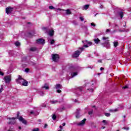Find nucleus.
<instances>
[{"instance_id":"38","label":"nucleus","mask_w":131,"mask_h":131,"mask_svg":"<svg viewBox=\"0 0 131 131\" xmlns=\"http://www.w3.org/2000/svg\"><path fill=\"white\" fill-rule=\"evenodd\" d=\"M93 111L92 110V111L89 112L88 114H89V115H92V114H93Z\"/></svg>"},{"instance_id":"47","label":"nucleus","mask_w":131,"mask_h":131,"mask_svg":"<svg viewBox=\"0 0 131 131\" xmlns=\"http://www.w3.org/2000/svg\"><path fill=\"white\" fill-rule=\"evenodd\" d=\"M47 127H48V124H45L44 126V128H47Z\"/></svg>"},{"instance_id":"57","label":"nucleus","mask_w":131,"mask_h":131,"mask_svg":"<svg viewBox=\"0 0 131 131\" xmlns=\"http://www.w3.org/2000/svg\"><path fill=\"white\" fill-rule=\"evenodd\" d=\"M19 129H21V126L18 127Z\"/></svg>"},{"instance_id":"56","label":"nucleus","mask_w":131,"mask_h":131,"mask_svg":"<svg viewBox=\"0 0 131 131\" xmlns=\"http://www.w3.org/2000/svg\"><path fill=\"white\" fill-rule=\"evenodd\" d=\"M115 27H117V26H118V25H115Z\"/></svg>"},{"instance_id":"28","label":"nucleus","mask_w":131,"mask_h":131,"mask_svg":"<svg viewBox=\"0 0 131 131\" xmlns=\"http://www.w3.org/2000/svg\"><path fill=\"white\" fill-rule=\"evenodd\" d=\"M72 24H73V25H75V26L78 25V23L75 20L73 21Z\"/></svg>"},{"instance_id":"14","label":"nucleus","mask_w":131,"mask_h":131,"mask_svg":"<svg viewBox=\"0 0 131 131\" xmlns=\"http://www.w3.org/2000/svg\"><path fill=\"white\" fill-rule=\"evenodd\" d=\"M78 91H79V92L78 93ZM82 91V87H79L78 89V91H77L75 92V94L77 95V96H80V95H81V91Z\"/></svg>"},{"instance_id":"41","label":"nucleus","mask_w":131,"mask_h":131,"mask_svg":"<svg viewBox=\"0 0 131 131\" xmlns=\"http://www.w3.org/2000/svg\"><path fill=\"white\" fill-rule=\"evenodd\" d=\"M56 92L58 94H60L62 91L61 90H60V89H58Z\"/></svg>"},{"instance_id":"13","label":"nucleus","mask_w":131,"mask_h":131,"mask_svg":"<svg viewBox=\"0 0 131 131\" xmlns=\"http://www.w3.org/2000/svg\"><path fill=\"white\" fill-rule=\"evenodd\" d=\"M12 11H13V8L11 7H7L6 9V12L7 14H11V13H12Z\"/></svg>"},{"instance_id":"27","label":"nucleus","mask_w":131,"mask_h":131,"mask_svg":"<svg viewBox=\"0 0 131 131\" xmlns=\"http://www.w3.org/2000/svg\"><path fill=\"white\" fill-rule=\"evenodd\" d=\"M113 43H114V46L115 47V48H116V47H117V46H118V42H117V41H114Z\"/></svg>"},{"instance_id":"2","label":"nucleus","mask_w":131,"mask_h":131,"mask_svg":"<svg viewBox=\"0 0 131 131\" xmlns=\"http://www.w3.org/2000/svg\"><path fill=\"white\" fill-rule=\"evenodd\" d=\"M95 83L93 81L90 82V83H86L85 84V89L87 91H89L91 93L94 92V89H95V86H94Z\"/></svg>"},{"instance_id":"44","label":"nucleus","mask_w":131,"mask_h":131,"mask_svg":"<svg viewBox=\"0 0 131 131\" xmlns=\"http://www.w3.org/2000/svg\"><path fill=\"white\" fill-rule=\"evenodd\" d=\"M91 26H94V27H96V25L94 24V23H91Z\"/></svg>"},{"instance_id":"20","label":"nucleus","mask_w":131,"mask_h":131,"mask_svg":"<svg viewBox=\"0 0 131 131\" xmlns=\"http://www.w3.org/2000/svg\"><path fill=\"white\" fill-rule=\"evenodd\" d=\"M42 89H45V90H49L50 88L49 87V85H48L47 84H45V85L42 86Z\"/></svg>"},{"instance_id":"60","label":"nucleus","mask_w":131,"mask_h":131,"mask_svg":"<svg viewBox=\"0 0 131 131\" xmlns=\"http://www.w3.org/2000/svg\"><path fill=\"white\" fill-rule=\"evenodd\" d=\"M123 118H125V116H123Z\"/></svg>"},{"instance_id":"21","label":"nucleus","mask_w":131,"mask_h":131,"mask_svg":"<svg viewBox=\"0 0 131 131\" xmlns=\"http://www.w3.org/2000/svg\"><path fill=\"white\" fill-rule=\"evenodd\" d=\"M118 15L120 16L121 19H122V18H123V12H122V11L119 12L118 13Z\"/></svg>"},{"instance_id":"25","label":"nucleus","mask_w":131,"mask_h":131,"mask_svg":"<svg viewBox=\"0 0 131 131\" xmlns=\"http://www.w3.org/2000/svg\"><path fill=\"white\" fill-rule=\"evenodd\" d=\"M38 94L40 95V96H41V97H43V96H45V93H43L42 91H39Z\"/></svg>"},{"instance_id":"58","label":"nucleus","mask_w":131,"mask_h":131,"mask_svg":"<svg viewBox=\"0 0 131 131\" xmlns=\"http://www.w3.org/2000/svg\"><path fill=\"white\" fill-rule=\"evenodd\" d=\"M97 15H98V14H97H97H95L94 16H95V17H96V16H97Z\"/></svg>"},{"instance_id":"5","label":"nucleus","mask_w":131,"mask_h":131,"mask_svg":"<svg viewBox=\"0 0 131 131\" xmlns=\"http://www.w3.org/2000/svg\"><path fill=\"white\" fill-rule=\"evenodd\" d=\"M42 30L46 33H49L50 36H53L55 32V31H54L53 30H50L49 28H46V27L42 28Z\"/></svg>"},{"instance_id":"37","label":"nucleus","mask_w":131,"mask_h":131,"mask_svg":"<svg viewBox=\"0 0 131 131\" xmlns=\"http://www.w3.org/2000/svg\"><path fill=\"white\" fill-rule=\"evenodd\" d=\"M79 19H80V20L81 21H82L84 20V18H83V17H82V16H80V17H79Z\"/></svg>"},{"instance_id":"4","label":"nucleus","mask_w":131,"mask_h":131,"mask_svg":"<svg viewBox=\"0 0 131 131\" xmlns=\"http://www.w3.org/2000/svg\"><path fill=\"white\" fill-rule=\"evenodd\" d=\"M84 50V48L83 47H79L78 50L76 51L72 55L73 58H78L79 57V55L81 54L82 51Z\"/></svg>"},{"instance_id":"23","label":"nucleus","mask_w":131,"mask_h":131,"mask_svg":"<svg viewBox=\"0 0 131 131\" xmlns=\"http://www.w3.org/2000/svg\"><path fill=\"white\" fill-rule=\"evenodd\" d=\"M83 10H88L90 8V5H85L83 7Z\"/></svg>"},{"instance_id":"1","label":"nucleus","mask_w":131,"mask_h":131,"mask_svg":"<svg viewBox=\"0 0 131 131\" xmlns=\"http://www.w3.org/2000/svg\"><path fill=\"white\" fill-rule=\"evenodd\" d=\"M81 70V67L76 66V67H73L71 68V71L72 72L71 74V78H73V77H75L78 74V72H75V71H79Z\"/></svg>"},{"instance_id":"16","label":"nucleus","mask_w":131,"mask_h":131,"mask_svg":"<svg viewBox=\"0 0 131 131\" xmlns=\"http://www.w3.org/2000/svg\"><path fill=\"white\" fill-rule=\"evenodd\" d=\"M86 120V119H84L83 120H82V121H81V122H80L78 124V125H83V124L84 123H85V121Z\"/></svg>"},{"instance_id":"48","label":"nucleus","mask_w":131,"mask_h":131,"mask_svg":"<svg viewBox=\"0 0 131 131\" xmlns=\"http://www.w3.org/2000/svg\"><path fill=\"white\" fill-rule=\"evenodd\" d=\"M30 114H34V112H33V111H31V112H30Z\"/></svg>"},{"instance_id":"62","label":"nucleus","mask_w":131,"mask_h":131,"mask_svg":"<svg viewBox=\"0 0 131 131\" xmlns=\"http://www.w3.org/2000/svg\"><path fill=\"white\" fill-rule=\"evenodd\" d=\"M113 32H115V30H114V31H113Z\"/></svg>"},{"instance_id":"64","label":"nucleus","mask_w":131,"mask_h":131,"mask_svg":"<svg viewBox=\"0 0 131 131\" xmlns=\"http://www.w3.org/2000/svg\"><path fill=\"white\" fill-rule=\"evenodd\" d=\"M117 131H119V130H117Z\"/></svg>"},{"instance_id":"3","label":"nucleus","mask_w":131,"mask_h":131,"mask_svg":"<svg viewBox=\"0 0 131 131\" xmlns=\"http://www.w3.org/2000/svg\"><path fill=\"white\" fill-rule=\"evenodd\" d=\"M16 82L19 84H23L24 86H27L28 85V82L22 78L21 76H18V79H16Z\"/></svg>"},{"instance_id":"49","label":"nucleus","mask_w":131,"mask_h":131,"mask_svg":"<svg viewBox=\"0 0 131 131\" xmlns=\"http://www.w3.org/2000/svg\"><path fill=\"white\" fill-rule=\"evenodd\" d=\"M106 32H110V30L109 29H106Z\"/></svg>"},{"instance_id":"50","label":"nucleus","mask_w":131,"mask_h":131,"mask_svg":"<svg viewBox=\"0 0 131 131\" xmlns=\"http://www.w3.org/2000/svg\"><path fill=\"white\" fill-rule=\"evenodd\" d=\"M65 125H66V123H63L62 124V126H65Z\"/></svg>"},{"instance_id":"51","label":"nucleus","mask_w":131,"mask_h":131,"mask_svg":"<svg viewBox=\"0 0 131 131\" xmlns=\"http://www.w3.org/2000/svg\"><path fill=\"white\" fill-rule=\"evenodd\" d=\"M59 127L60 128L61 130L63 129V127H62V126H59Z\"/></svg>"},{"instance_id":"34","label":"nucleus","mask_w":131,"mask_h":131,"mask_svg":"<svg viewBox=\"0 0 131 131\" xmlns=\"http://www.w3.org/2000/svg\"><path fill=\"white\" fill-rule=\"evenodd\" d=\"M50 43L51 45H54L55 43V40L54 39L51 40Z\"/></svg>"},{"instance_id":"32","label":"nucleus","mask_w":131,"mask_h":131,"mask_svg":"<svg viewBox=\"0 0 131 131\" xmlns=\"http://www.w3.org/2000/svg\"><path fill=\"white\" fill-rule=\"evenodd\" d=\"M103 123H104V124L106 125V124H108V122L106 121V120H103L102 121Z\"/></svg>"},{"instance_id":"36","label":"nucleus","mask_w":131,"mask_h":131,"mask_svg":"<svg viewBox=\"0 0 131 131\" xmlns=\"http://www.w3.org/2000/svg\"><path fill=\"white\" fill-rule=\"evenodd\" d=\"M32 131H39V129L38 128H35L32 129Z\"/></svg>"},{"instance_id":"52","label":"nucleus","mask_w":131,"mask_h":131,"mask_svg":"<svg viewBox=\"0 0 131 131\" xmlns=\"http://www.w3.org/2000/svg\"><path fill=\"white\" fill-rule=\"evenodd\" d=\"M100 70H101V71L104 70V68H100Z\"/></svg>"},{"instance_id":"59","label":"nucleus","mask_w":131,"mask_h":131,"mask_svg":"<svg viewBox=\"0 0 131 131\" xmlns=\"http://www.w3.org/2000/svg\"><path fill=\"white\" fill-rule=\"evenodd\" d=\"M102 128L103 129L105 128V127H102Z\"/></svg>"},{"instance_id":"54","label":"nucleus","mask_w":131,"mask_h":131,"mask_svg":"<svg viewBox=\"0 0 131 131\" xmlns=\"http://www.w3.org/2000/svg\"><path fill=\"white\" fill-rule=\"evenodd\" d=\"M76 102H77V99L75 100V102L76 103Z\"/></svg>"},{"instance_id":"46","label":"nucleus","mask_w":131,"mask_h":131,"mask_svg":"<svg viewBox=\"0 0 131 131\" xmlns=\"http://www.w3.org/2000/svg\"><path fill=\"white\" fill-rule=\"evenodd\" d=\"M128 86H127V85H126V86L123 87V89H128Z\"/></svg>"},{"instance_id":"39","label":"nucleus","mask_w":131,"mask_h":131,"mask_svg":"<svg viewBox=\"0 0 131 131\" xmlns=\"http://www.w3.org/2000/svg\"><path fill=\"white\" fill-rule=\"evenodd\" d=\"M49 9H50V10H53V9H55V7L53 6H49Z\"/></svg>"},{"instance_id":"55","label":"nucleus","mask_w":131,"mask_h":131,"mask_svg":"<svg viewBox=\"0 0 131 131\" xmlns=\"http://www.w3.org/2000/svg\"><path fill=\"white\" fill-rule=\"evenodd\" d=\"M100 8H101V9H103V6L101 5V6H100Z\"/></svg>"},{"instance_id":"31","label":"nucleus","mask_w":131,"mask_h":131,"mask_svg":"<svg viewBox=\"0 0 131 131\" xmlns=\"http://www.w3.org/2000/svg\"><path fill=\"white\" fill-rule=\"evenodd\" d=\"M105 116H106V117H110V115H111V114L110 113H105Z\"/></svg>"},{"instance_id":"26","label":"nucleus","mask_w":131,"mask_h":131,"mask_svg":"<svg viewBox=\"0 0 131 131\" xmlns=\"http://www.w3.org/2000/svg\"><path fill=\"white\" fill-rule=\"evenodd\" d=\"M110 112H117V111H118V110L117 108H116L115 110H109Z\"/></svg>"},{"instance_id":"12","label":"nucleus","mask_w":131,"mask_h":131,"mask_svg":"<svg viewBox=\"0 0 131 131\" xmlns=\"http://www.w3.org/2000/svg\"><path fill=\"white\" fill-rule=\"evenodd\" d=\"M45 39H43L39 38L36 40V43L39 45H45Z\"/></svg>"},{"instance_id":"63","label":"nucleus","mask_w":131,"mask_h":131,"mask_svg":"<svg viewBox=\"0 0 131 131\" xmlns=\"http://www.w3.org/2000/svg\"><path fill=\"white\" fill-rule=\"evenodd\" d=\"M58 131H62V130H59Z\"/></svg>"},{"instance_id":"19","label":"nucleus","mask_w":131,"mask_h":131,"mask_svg":"<svg viewBox=\"0 0 131 131\" xmlns=\"http://www.w3.org/2000/svg\"><path fill=\"white\" fill-rule=\"evenodd\" d=\"M30 51L31 52H35V51H37V48L36 47H31L30 48Z\"/></svg>"},{"instance_id":"53","label":"nucleus","mask_w":131,"mask_h":131,"mask_svg":"<svg viewBox=\"0 0 131 131\" xmlns=\"http://www.w3.org/2000/svg\"><path fill=\"white\" fill-rule=\"evenodd\" d=\"M98 62H99V63H102V60H98Z\"/></svg>"},{"instance_id":"61","label":"nucleus","mask_w":131,"mask_h":131,"mask_svg":"<svg viewBox=\"0 0 131 131\" xmlns=\"http://www.w3.org/2000/svg\"><path fill=\"white\" fill-rule=\"evenodd\" d=\"M19 81L21 82L22 81H21V80H19Z\"/></svg>"},{"instance_id":"24","label":"nucleus","mask_w":131,"mask_h":131,"mask_svg":"<svg viewBox=\"0 0 131 131\" xmlns=\"http://www.w3.org/2000/svg\"><path fill=\"white\" fill-rule=\"evenodd\" d=\"M67 15H70L71 14V11L69 9H67L65 10Z\"/></svg>"},{"instance_id":"7","label":"nucleus","mask_w":131,"mask_h":131,"mask_svg":"<svg viewBox=\"0 0 131 131\" xmlns=\"http://www.w3.org/2000/svg\"><path fill=\"white\" fill-rule=\"evenodd\" d=\"M7 119L9 120V122H8V124H15V123H16V119H17V118H8Z\"/></svg>"},{"instance_id":"40","label":"nucleus","mask_w":131,"mask_h":131,"mask_svg":"<svg viewBox=\"0 0 131 131\" xmlns=\"http://www.w3.org/2000/svg\"><path fill=\"white\" fill-rule=\"evenodd\" d=\"M123 129H126V130H128V129H129V127H124Z\"/></svg>"},{"instance_id":"6","label":"nucleus","mask_w":131,"mask_h":131,"mask_svg":"<svg viewBox=\"0 0 131 131\" xmlns=\"http://www.w3.org/2000/svg\"><path fill=\"white\" fill-rule=\"evenodd\" d=\"M82 42L83 43V46L82 48H83L84 49V48H89V47L93 45V42L88 41V40H82Z\"/></svg>"},{"instance_id":"29","label":"nucleus","mask_w":131,"mask_h":131,"mask_svg":"<svg viewBox=\"0 0 131 131\" xmlns=\"http://www.w3.org/2000/svg\"><path fill=\"white\" fill-rule=\"evenodd\" d=\"M56 118H57V116H56V115H53L52 116V119L53 120H56Z\"/></svg>"},{"instance_id":"11","label":"nucleus","mask_w":131,"mask_h":131,"mask_svg":"<svg viewBox=\"0 0 131 131\" xmlns=\"http://www.w3.org/2000/svg\"><path fill=\"white\" fill-rule=\"evenodd\" d=\"M52 60L54 62H58V61H59V55L53 54L52 55Z\"/></svg>"},{"instance_id":"18","label":"nucleus","mask_w":131,"mask_h":131,"mask_svg":"<svg viewBox=\"0 0 131 131\" xmlns=\"http://www.w3.org/2000/svg\"><path fill=\"white\" fill-rule=\"evenodd\" d=\"M94 41L96 45H98L100 42V40L99 38H97L94 39Z\"/></svg>"},{"instance_id":"42","label":"nucleus","mask_w":131,"mask_h":131,"mask_svg":"<svg viewBox=\"0 0 131 131\" xmlns=\"http://www.w3.org/2000/svg\"><path fill=\"white\" fill-rule=\"evenodd\" d=\"M25 71L26 72H27V73H28V72H29V69H26L25 70Z\"/></svg>"},{"instance_id":"8","label":"nucleus","mask_w":131,"mask_h":131,"mask_svg":"<svg viewBox=\"0 0 131 131\" xmlns=\"http://www.w3.org/2000/svg\"><path fill=\"white\" fill-rule=\"evenodd\" d=\"M19 115H20V113H18L17 115V119H18L19 120V121H21V122L24 123V124H26V123H27L26 120H25V119H24V118H23V117H19Z\"/></svg>"},{"instance_id":"33","label":"nucleus","mask_w":131,"mask_h":131,"mask_svg":"<svg viewBox=\"0 0 131 131\" xmlns=\"http://www.w3.org/2000/svg\"><path fill=\"white\" fill-rule=\"evenodd\" d=\"M3 86H4V85H2L1 88L0 89V94L4 91V88Z\"/></svg>"},{"instance_id":"30","label":"nucleus","mask_w":131,"mask_h":131,"mask_svg":"<svg viewBox=\"0 0 131 131\" xmlns=\"http://www.w3.org/2000/svg\"><path fill=\"white\" fill-rule=\"evenodd\" d=\"M15 45L16 47H19L20 46V42L16 41L15 42Z\"/></svg>"},{"instance_id":"15","label":"nucleus","mask_w":131,"mask_h":131,"mask_svg":"<svg viewBox=\"0 0 131 131\" xmlns=\"http://www.w3.org/2000/svg\"><path fill=\"white\" fill-rule=\"evenodd\" d=\"M55 88L56 90H61L62 89V85L60 84H56Z\"/></svg>"},{"instance_id":"45","label":"nucleus","mask_w":131,"mask_h":131,"mask_svg":"<svg viewBox=\"0 0 131 131\" xmlns=\"http://www.w3.org/2000/svg\"><path fill=\"white\" fill-rule=\"evenodd\" d=\"M0 75H2V76H4V73H3L2 71H0Z\"/></svg>"},{"instance_id":"10","label":"nucleus","mask_w":131,"mask_h":131,"mask_svg":"<svg viewBox=\"0 0 131 131\" xmlns=\"http://www.w3.org/2000/svg\"><path fill=\"white\" fill-rule=\"evenodd\" d=\"M101 45L104 48H106V49H109V48H110V43L108 40L106 41L104 43H101Z\"/></svg>"},{"instance_id":"17","label":"nucleus","mask_w":131,"mask_h":131,"mask_svg":"<svg viewBox=\"0 0 131 131\" xmlns=\"http://www.w3.org/2000/svg\"><path fill=\"white\" fill-rule=\"evenodd\" d=\"M51 104H53V105H55L57 104V103H59V101L58 100H50Z\"/></svg>"},{"instance_id":"9","label":"nucleus","mask_w":131,"mask_h":131,"mask_svg":"<svg viewBox=\"0 0 131 131\" xmlns=\"http://www.w3.org/2000/svg\"><path fill=\"white\" fill-rule=\"evenodd\" d=\"M4 81H5V83H10L11 82V81L12 80V79L11 78V76L8 75L6 76L4 78Z\"/></svg>"},{"instance_id":"22","label":"nucleus","mask_w":131,"mask_h":131,"mask_svg":"<svg viewBox=\"0 0 131 131\" xmlns=\"http://www.w3.org/2000/svg\"><path fill=\"white\" fill-rule=\"evenodd\" d=\"M77 112L76 113V118H79V117L81 116L79 115V111H78V110H77Z\"/></svg>"},{"instance_id":"43","label":"nucleus","mask_w":131,"mask_h":131,"mask_svg":"<svg viewBox=\"0 0 131 131\" xmlns=\"http://www.w3.org/2000/svg\"><path fill=\"white\" fill-rule=\"evenodd\" d=\"M41 106V107H46L47 105H46V103H42Z\"/></svg>"},{"instance_id":"35","label":"nucleus","mask_w":131,"mask_h":131,"mask_svg":"<svg viewBox=\"0 0 131 131\" xmlns=\"http://www.w3.org/2000/svg\"><path fill=\"white\" fill-rule=\"evenodd\" d=\"M102 39H103V40H107V39H109V38L106 37H103Z\"/></svg>"}]
</instances>
